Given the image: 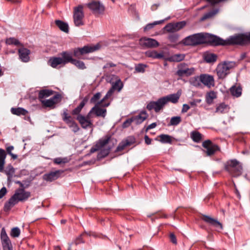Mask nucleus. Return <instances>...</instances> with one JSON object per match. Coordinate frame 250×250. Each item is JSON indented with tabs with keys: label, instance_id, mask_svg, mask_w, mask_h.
<instances>
[{
	"label": "nucleus",
	"instance_id": "nucleus-61",
	"mask_svg": "<svg viewBox=\"0 0 250 250\" xmlns=\"http://www.w3.org/2000/svg\"><path fill=\"white\" fill-rule=\"evenodd\" d=\"M7 193V189L5 187H3L0 190V199H1Z\"/></svg>",
	"mask_w": 250,
	"mask_h": 250
},
{
	"label": "nucleus",
	"instance_id": "nucleus-5",
	"mask_svg": "<svg viewBox=\"0 0 250 250\" xmlns=\"http://www.w3.org/2000/svg\"><path fill=\"white\" fill-rule=\"evenodd\" d=\"M235 66L233 62H224L219 63L216 69L217 76L219 79H224L229 73L230 69Z\"/></svg>",
	"mask_w": 250,
	"mask_h": 250
},
{
	"label": "nucleus",
	"instance_id": "nucleus-29",
	"mask_svg": "<svg viewBox=\"0 0 250 250\" xmlns=\"http://www.w3.org/2000/svg\"><path fill=\"white\" fill-rule=\"evenodd\" d=\"M68 110L64 109L62 114V119L66 124L68 126L72 124L75 121L73 118L68 113Z\"/></svg>",
	"mask_w": 250,
	"mask_h": 250
},
{
	"label": "nucleus",
	"instance_id": "nucleus-12",
	"mask_svg": "<svg viewBox=\"0 0 250 250\" xmlns=\"http://www.w3.org/2000/svg\"><path fill=\"white\" fill-rule=\"evenodd\" d=\"M113 76L116 78V81L114 83H112L111 88L107 91L103 98V100H105L109 98L113 94L114 91H121L124 86V84L120 79L115 75Z\"/></svg>",
	"mask_w": 250,
	"mask_h": 250
},
{
	"label": "nucleus",
	"instance_id": "nucleus-15",
	"mask_svg": "<svg viewBox=\"0 0 250 250\" xmlns=\"http://www.w3.org/2000/svg\"><path fill=\"white\" fill-rule=\"evenodd\" d=\"M186 25L185 21H181L176 23H169L165 26L167 32L173 33L179 31Z\"/></svg>",
	"mask_w": 250,
	"mask_h": 250
},
{
	"label": "nucleus",
	"instance_id": "nucleus-32",
	"mask_svg": "<svg viewBox=\"0 0 250 250\" xmlns=\"http://www.w3.org/2000/svg\"><path fill=\"white\" fill-rule=\"evenodd\" d=\"M88 101V98L87 97H85L82 100V101L80 103L79 105L76 107L74 109H73L72 111V114L73 115H81L80 113L81 112L82 109L84 107L86 103Z\"/></svg>",
	"mask_w": 250,
	"mask_h": 250
},
{
	"label": "nucleus",
	"instance_id": "nucleus-54",
	"mask_svg": "<svg viewBox=\"0 0 250 250\" xmlns=\"http://www.w3.org/2000/svg\"><path fill=\"white\" fill-rule=\"evenodd\" d=\"M53 162L56 164L60 165L62 164H65L67 163L68 160L66 158L58 157L55 158L53 160Z\"/></svg>",
	"mask_w": 250,
	"mask_h": 250
},
{
	"label": "nucleus",
	"instance_id": "nucleus-7",
	"mask_svg": "<svg viewBox=\"0 0 250 250\" xmlns=\"http://www.w3.org/2000/svg\"><path fill=\"white\" fill-rule=\"evenodd\" d=\"M100 47V44L97 43L94 46L86 45L82 48H76L73 50V55L76 58L81 59L82 55L98 50Z\"/></svg>",
	"mask_w": 250,
	"mask_h": 250
},
{
	"label": "nucleus",
	"instance_id": "nucleus-17",
	"mask_svg": "<svg viewBox=\"0 0 250 250\" xmlns=\"http://www.w3.org/2000/svg\"><path fill=\"white\" fill-rule=\"evenodd\" d=\"M110 139V137L109 136H106L104 138L100 139L95 145L91 148L90 152L92 153L100 150L108 143Z\"/></svg>",
	"mask_w": 250,
	"mask_h": 250
},
{
	"label": "nucleus",
	"instance_id": "nucleus-62",
	"mask_svg": "<svg viewBox=\"0 0 250 250\" xmlns=\"http://www.w3.org/2000/svg\"><path fill=\"white\" fill-rule=\"evenodd\" d=\"M82 234L80 235L79 236H78L75 241V244L76 245H78L81 243H83L84 242V241L83 240L82 238Z\"/></svg>",
	"mask_w": 250,
	"mask_h": 250
},
{
	"label": "nucleus",
	"instance_id": "nucleus-33",
	"mask_svg": "<svg viewBox=\"0 0 250 250\" xmlns=\"http://www.w3.org/2000/svg\"><path fill=\"white\" fill-rule=\"evenodd\" d=\"M48 63L53 68H57L59 65H63L62 60L61 57H52L50 58Z\"/></svg>",
	"mask_w": 250,
	"mask_h": 250
},
{
	"label": "nucleus",
	"instance_id": "nucleus-42",
	"mask_svg": "<svg viewBox=\"0 0 250 250\" xmlns=\"http://www.w3.org/2000/svg\"><path fill=\"white\" fill-rule=\"evenodd\" d=\"M5 43L7 45H14L17 46H22L20 42L15 38H9L6 39Z\"/></svg>",
	"mask_w": 250,
	"mask_h": 250
},
{
	"label": "nucleus",
	"instance_id": "nucleus-39",
	"mask_svg": "<svg viewBox=\"0 0 250 250\" xmlns=\"http://www.w3.org/2000/svg\"><path fill=\"white\" fill-rule=\"evenodd\" d=\"M217 56L213 53H206L204 55V59L207 62H213L216 61Z\"/></svg>",
	"mask_w": 250,
	"mask_h": 250
},
{
	"label": "nucleus",
	"instance_id": "nucleus-40",
	"mask_svg": "<svg viewBox=\"0 0 250 250\" xmlns=\"http://www.w3.org/2000/svg\"><path fill=\"white\" fill-rule=\"evenodd\" d=\"M217 98L216 92L213 91H211L208 92L206 96V100L207 104H211L213 100Z\"/></svg>",
	"mask_w": 250,
	"mask_h": 250
},
{
	"label": "nucleus",
	"instance_id": "nucleus-38",
	"mask_svg": "<svg viewBox=\"0 0 250 250\" xmlns=\"http://www.w3.org/2000/svg\"><path fill=\"white\" fill-rule=\"evenodd\" d=\"M200 75L195 76L190 79L189 83L191 85L195 87H200L201 86V81H200Z\"/></svg>",
	"mask_w": 250,
	"mask_h": 250
},
{
	"label": "nucleus",
	"instance_id": "nucleus-6",
	"mask_svg": "<svg viewBox=\"0 0 250 250\" xmlns=\"http://www.w3.org/2000/svg\"><path fill=\"white\" fill-rule=\"evenodd\" d=\"M104 100L103 99L100 102H98L93 107L89 112H88V116H92L94 114L97 117H102L103 118H105L106 114V109L101 108V106L107 107L109 105V104H103V103Z\"/></svg>",
	"mask_w": 250,
	"mask_h": 250
},
{
	"label": "nucleus",
	"instance_id": "nucleus-58",
	"mask_svg": "<svg viewBox=\"0 0 250 250\" xmlns=\"http://www.w3.org/2000/svg\"><path fill=\"white\" fill-rule=\"evenodd\" d=\"M179 36L177 34H171L168 37V39L170 42H175L178 40Z\"/></svg>",
	"mask_w": 250,
	"mask_h": 250
},
{
	"label": "nucleus",
	"instance_id": "nucleus-48",
	"mask_svg": "<svg viewBox=\"0 0 250 250\" xmlns=\"http://www.w3.org/2000/svg\"><path fill=\"white\" fill-rule=\"evenodd\" d=\"M228 105L225 104L224 103H221L219 105H218L215 110V112L223 113L225 112V110L227 109Z\"/></svg>",
	"mask_w": 250,
	"mask_h": 250
},
{
	"label": "nucleus",
	"instance_id": "nucleus-36",
	"mask_svg": "<svg viewBox=\"0 0 250 250\" xmlns=\"http://www.w3.org/2000/svg\"><path fill=\"white\" fill-rule=\"evenodd\" d=\"M53 94V91L49 89H43L42 90L39 92V99L41 100H43L44 98H47Z\"/></svg>",
	"mask_w": 250,
	"mask_h": 250
},
{
	"label": "nucleus",
	"instance_id": "nucleus-50",
	"mask_svg": "<svg viewBox=\"0 0 250 250\" xmlns=\"http://www.w3.org/2000/svg\"><path fill=\"white\" fill-rule=\"evenodd\" d=\"M218 11V9H216L212 11L209 12L205 14L201 18V21H204L207 19L210 18L214 16Z\"/></svg>",
	"mask_w": 250,
	"mask_h": 250
},
{
	"label": "nucleus",
	"instance_id": "nucleus-43",
	"mask_svg": "<svg viewBox=\"0 0 250 250\" xmlns=\"http://www.w3.org/2000/svg\"><path fill=\"white\" fill-rule=\"evenodd\" d=\"M191 138L194 142L198 143L202 139V135L199 132L193 131L191 133Z\"/></svg>",
	"mask_w": 250,
	"mask_h": 250
},
{
	"label": "nucleus",
	"instance_id": "nucleus-49",
	"mask_svg": "<svg viewBox=\"0 0 250 250\" xmlns=\"http://www.w3.org/2000/svg\"><path fill=\"white\" fill-rule=\"evenodd\" d=\"M0 238L1 240V243L2 242H6L10 241L4 228H2L1 229Z\"/></svg>",
	"mask_w": 250,
	"mask_h": 250
},
{
	"label": "nucleus",
	"instance_id": "nucleus-3",
	"mask_svg": "<svg viewBox=\"0 0 250 250\" xmlns=\"http://www.w3.org/2000/svg\"><path fill=\"white\" fill-rule=\"evenodd\" d=\"M219 39L220 41L216 43V46L230 44L243 45L250 43V32L248 34H241L231 36L227 40H224L220 38Z\"/></svg>",
	"mask_w": 250,
	"mask_h": 250
},
{
	"label": "nucleus",
	"instance_id": "nucleus-63",
	"mask_svg": "<svg viewBox=\"0 0 250 250\" xmlns=\"http://www.w3.org/2000/svg\"><path fill=\"white\" fill-rule=\"evenodd\" d=\"M190 108V106L187 104H184L183 105V107L182 109V112L185 113L187 112Z\"/></svg>",
	"mask_w": 250,
	"mask_h": 250
},
{
	"label": "nucleus",
	"instance_id": "nucleus-31",
	"mask_svg": "<svg viewBox=\"0 0 250 250\" xmlns=\"http://www.w3.org/2000/svg\"><path fill=\"white\" fill-rule=\"evenodd\" d=\"M242 87L239 85H233L229 89V91L231 95L236 98L241 96L242 95Z\"/></svg>",
	"mask_w": 250,
	"mask_h": 250
},
{
	"label": "nucleus",
	"instance_id": "nucleus-51",
	"mask_svg": "<svg viewBox=\"0 0 250 250\" xmlns=\"http://www.w3.org/2000/svg\"><path fill=\"white\" fill-rule=\"evenodd\" d=\"M164 20L155 21L152 23L147 24L144 28V30H148L154 27L156 25L161 24L164 22Z\"/></svg>",
	"mask_w": 250,
	"mask_h": 250
},
{
	"label": "nucleus",
	"instance_id": "nucleus-53",
	"mask_svg": "<svg viewBox=\"0 0 250 250\" xmlns=\"http://www.w3.org/2000/svg\"><path fill=\"white\" fill-rule=\"evenodd\" d=\"M20 229L18 227H15L11 229L10 235L13 237H18L20 235Z\"/></svg>",
	"mask_w": 250,
	"mask_h": 250
},
{
	"label": "nucleus",
	"instance_id": "nucleus-8",
	"mask_svg": "<svg viewBox=\"0 0 250 250\" xmlns=\"http://www.w3.org/2000/svg\"><path fill=\"white\" fill-rule=\"evenodd\" d=\"M100 47V44L97 43L94 46L86 45L82 48H76L73 50V55L76 58L81 59L82 55L98 50Z\"/></svg>",
	"mask_w": 250,
	"mask_h": 250
},
{
	"label": "nucleus",
	"instance_id": "nucleus-26",
	"mask_svg": "<svg viewBox=\"0 0 250 250\" xmlns=\"http://www.w3.org/2000/svg\"><path fill=\"white\" fill-rule=\"evenodd\" d=\"M180 95L178 93L169 94L165 97H163L164 100L165 101L166 104L169 102L173 104H176L178 102L180 98Z\"/></svg>",
	"mask_w": 250,
	"mask_h": 250
},
{
	"label": "nucleus",
	"instance_id": "nucleus-13",
	"mask_svg": "<svg viewBox=\"0 0 250 250\" xmlns=\"http://www.w3.org/2000/svg\"><path fill=\"white\" fill-rule=\"evenodd\" d=\"M86 6L94 14H102L105 10L104 5L98 1L93 0L87 3Z\"/></svg>",
	"mask_w": 250,
	"mask_h": 250
},
{
	"label": "nucleus",
	"instance_id": "nucleus-41",
	"mask_svg": "<svg viewBox=\"0 0 250 250\" xmlns=\"http://www.w3.org/2000/svg\"><path fill=\"white\" fill-rule=\"evenodd\" d=\"M159 141L163 144H171L172 137L167 134H161L159 136Z\"/></svg>",
	"mask_w": 250,
	"mask_h": 250
},
{
	"label": "nucleus",
	"instance_id": "nucleus-57",
	"mask_svg": "<svg viewBox=\"0 0 250 250\" xmlns=\"http://www.w3.org/2000/svg\"><path fill=\"white\" fill-rule=\"evenodd\" d=\"M69 127L70 128H71L72 131L75 133L78 132L80 129V128H79L78 125L75 121L72 124H71L69 126Z\"/></svg>",
	"mask_w": 250,
	"mask_h": 250
},
{
	"label": "nucleus",
	"instance_id": "nucleus-45",
	"mask_svg": "<svg viewBox=\"0 0 250 250\" xmlns=\"http://www.w3.org/2000/svg\"><path fill=\"white\" fill-rule=\"evenodd\" d=\"M185 56L184 54H175L170 58V60L173 62H178L183 60L185 59Z\"/></svg>",
	"mask_w": 250,
	"mask_h": 250
},
{
	"label": "nucleus",
	"instance_id": "nucleus-35",
	"mask_svg": "<svg viewBox=\"0 0 250 250\" xmlns=\"http://www.w3.org/2000/svg\"><path fill=\"white\" fill-rule=\"evenodd\" d=\"M11 113L17 116L25 115L28 113V111L22 107L14 108L11 109Z\"/></svg>",
	"mask_w": 250,
	"mask_h": 250
},
{
	"label": "nucleus",
	"instance_id": "nucleus-47",
	"mask_svg": "<svg viewBox=\"0 0 250 250\" xmlns=\"http://www.w3.org/2000/svg\"><path fill=\"white\" fill-rule=\"evenodd\" d=\"M181 122V118L180 116H174L171 118L169 125H177Z\"/></svg>",
	"mask_w": 250,
	"mask_h": 250
},
{
	"label": "nucleus",
	"instance_id": "nucleus-34",
	"mask_svg": "<svg viewBox=\"0 0 250 250\" xmlns=\"http://www.w3.org/2000/svg\"><path fill=\"white\" fill-rule=\"evenodd\" d=\"M6 157V153L5 151L0 148V172H2L3 171V168L5 163V159Z\"/></svg>",
	"mask_w": 250,
	"mask_h": 250
},
{
	"label": "nucleus",
	"instance_id": "nucleus-11",
	"mask_svg": "<svg viewBox=\"0 0 250 250\" xmlns=\"http://www.w3.org/2000/svg\"><path fill=\"white\" fill-rule=\"evenodd\" d=\"M166 105L165 101L163 97L159 98L157 101H151L146 105V109L151 111L154 110L155 112H159L162 110Z\"/></svg>",
	"mask_w": 250,
	"mask_h": 250
},
{
	"label": "nucleus",
	"instance_id": "nucleus-55",
	"mask_svg": "<svg viewBox=\"0 0 250 250\" xmlns=\"http://www.w3.org/2000/svg\"><path fill=\"white\" fill-rule=\"evenodd\" d=\"M1 244L2 245L3 250H12V247L11 241L6 242H2Z\"/></svg>",
	"mask_w": 250,
	"mask_h": 250
},
{
	"label": "nucleus",
	"instance_id": "nucleus-46",
	"mask_svg": "<svg viewBox=\"0 0 250 250\" xmlns=\"http://www.w3.org/2000/svg\"><path fill=\"white\" fill-rule=\"evenodd\" d=\"M72 63L75 65L78 68L80 69L83 70L86 68L84 63L81 61L74 59Z\"/></svg>",
	"mask_w": 250,
	"mask_h": 250
},
{
	"label": "nucleus",
	"instance_id": "nucleus-56",
	"mask_svg": "<svg viewBox=\"0 0 250 250\" xmlns=\"http://www.w3.org/2000/svg\"><path fill=\"white\" fill-rule=\"evenodd\" d=\"M101 94L100 92H97L90 99V103H96L101 98Z\"/></svg>",
	"mask_w": 250,
	"mask_h": 250
},
{
	"label": "nucleus",
	"instance_id": "nucleus-16",
	"mask_svg": "<svg viewBox=\"0 0 250 250\" xmlns=\"http://www.w3.org/2000/svg\"><path fill=\"white\" fill-rule=\"evenodd\" d=\"M92 118V116H88V113L86 116L82 115H79L77 117V120L79 121L81 125V126L84 129L88 127H92L93 123L90 119Z\"/></svg>",
	"mask_w": 250,
	"mask_h": 250
},
{
	"label": "nucleus",
	"instance_id": "nucleus-9",
	"mask_svg": "<svg viewBox=\"0 0 250 250\" xmlns=\"http://www.w3.org/2000/svg\"><path fill=\"white\" fill-rule=\"evenodd\" d=\"M83 7L82 5L75 7L73 10V21L75 26H80L84 25Z\"/></svg>",
	"mask_w": 250,
	"mask_h": 250
},
{
	"label": "nucleus",
	"instance_id": "nucleus-28",
	"mask_svg": "<svg viewBox=\"0 0 250 250\" xmlns=\"http://www.w3.org/2000/svg\"><path fill=\"white\" fill-rule=\"evenodd\" d=\"M145 55L146 57L152 58V59H160L164 58V54L163 52L158 53L155 50L146 51Z\"/></svg>",
	"mask_w": 250,
	"mask_h": 250
},
{
	"label": "nucleus",
	"instance_id": "nucleus-10",
	"mask_svg": "<svg viewBox=\"0 0 250 250\" xmlns=\"http://www.w3.org/2000/svg\"><path fill=\"white\" fill-rule=\"evenodd\" d=\"M178 70L176 74L179 77L189 76L193 75L195 72V68L191 67L185 63H181L178 65Z\"/></svg>",
	"mask_w": 250,
	"mask_h": 250
},
{
	"label": "nucleus",
	"instance_id": "nucleus-21",
	"mask_svg": "<svg viewBox=\"0 0 250 250\" xmlns=\"http://www.w3.org/2000/svg\"><path fill=\"white\" fill-rule=\"evenodd\" d=\"M62 172V171L59 170L55 171H51L48 173L45 174L43 176V178L46 181L52 182L57 179Z\"/></svg>",
	"mask_w": 250,
	"mask_h": 250
},
{
	"label": "nucleus",
	"instance_id": "nucleus-44",
	"mask_svg": "<svg viewBox=\"0 0 250 250\" xmlns=\"http://www.w3.org/2000/svg\"><path fill=\"white\" fill-rule=\"evenodd\" d=\"M147 65L143 63H139L136 64L135 67V71L137 73H144L145 69L147 67Z\"/></svg>",
	"mask_w": 250,
	"mask_h": 250
},
{
	"label": "nucleus",
	"instance_id": "nucleus-60",
	"mask_svg": "<svg viewBox=\"0 0 250 250\" xmlns=\"http://www.w3.org/2000/svg\"><path fill=\"white\" fill-rule=\"evenodd\" d=\"M110 152V149H104L101 151L100 153V155H101L102 157H104L106 156Z\"/></svg>",
	"mask_w": 250,
	"mask_h": 250
},
{
	"label": "nucleus",
	"instance_id": "nucleus-14",
	"mask_svg": "<svg viewBox=\"0 0 250 250\" xmlns=\"http://www.w3.org/2000/svg\"><path fill=\"white\" fill-rule=\"evenodd\" d=\"M202 146L207 149L206 153L208 156L212 155L215 152L220 150L219 146L213 144L209 140L204 141L202 143Z\"/></svg>",
	"mask_w": 250,
	"mask_h": 250
},
{
	"label": "nucleus",
	"instance_id": "nucleus-59",
	"mask_svg": "<svg viewBox=\"0 0 250 250\" xmlns=\"http://www.w3.org/2000/svg\"><path fill=\"white\" fill-rule=\"evenodd\" d=\"M133 122L132 118L126 120L123 124V127L126 128L128 127Z\"/></svg>",
	"mask_w": 250,
	"mask_h": 250
},
{
	"label": "nucleus",
	"instance_id": "nucleus-64",
	"mask_svg": "<svg viewBox=\"0 0 250 250\" xmlns=\"http://www.w3.org/2000/svg\"><path fill=\"white\" fill-rule=\"evenodd\" d=\"M170 239L171 242H172L174 244H177V239L175 235L173 233H171L170 234Z\"/></svg>",
	"mask_w": 250,
	"mask_h": 250
},
{
	"label": "nucleus",
	"instance_id": "nucleus-52",
	"mask_svg": "<svg viewBox=\"0 0 250 250\" xmlns=\"http://www.w3.org/2000/svg\"><path fill=\"white\" fill-rule=\"evenodd\" d=\"M116 64L112 62H107L104 66L103 69L105 72H111L110 68L112 67H116Z\"/></svg>",
	"mask_w": 250,
	"mask_h": 250
},
{
	"label": "nucleus",
	"instance_id": "nucleus-37",
	"mask_svg": "<svg viewBox=\"0 0 250 250\" xmlns=\"http://www.w3.org/2000/svg\"><path fill=\"white\" fill-rule=\"evenodd\" d=\"M8 176V180H10L15 174V170L13 167L9 164L5 168V169H3V171Z\"/></svg>",
	"mask_w": 250,
	"mask_h": 250
},
{
	"label": "nucleus",
	"instance_id": "nucleus-24",
	"mask_svg": "<svg viewBox=\"0 0 250 250\" xmlns=\"http://www.w3.org/2000/svg\"><path fill=\"white\" fill-rule=\"evenodd\" d=\"M202 219L206 223L215 227L216 228H219L220 229H222V225L221 223L218 221L217 220L211 218L209 216L204 215L203 216Z\"/></svg>",
	"mask_w": 250,
	"mask_h": 250
},
{
	"label": "nucleus",
	"instance_id": "nucleus-20",
	"mask_svg": "<svg viewBox=\"0 0 250 250\" xmlns=\"http://www.w3.org/2000/svg\"><path fill=\"white\" fill-rule=\"evenodd\" d=\"M135 142L133 137H128L126 139L122 141L117 146L116 151L119 152L123 150L125 148L133 145Z\"/></svg>",
	"mask_w": 250,
	"mask_h": 250
},
{
	"label": "nucleus",
	"instance_id": "nucleus-27",
	"mask_svg": "<svg viewBox=\"0 0 250 250\" xmlns=\"http://www.w3.org/2000/svg\"><path fill=\"white\" fill-rule=\"evenodd\" d=\"M61 58L62 60L63 65L71 62L72 63L74 59L72 58V54L70 52L63 51L61 54Z\"/></svg>",
	"mask_w": 250,
	"mask_h": 250
},
{
	"label": "nucleus",
	"instance_id": "nucleus-2",
	"mask_svg": "<svg viewBox=\"0 0 250 250\" xmlns=\"http://www.w3.org/2000/svg\"><path fill=\"white\" fill-rule=\"evenodd\" d=\"M31 193L25 191L23 188H18L11 197L6 202L4 206V210L9 211L14 206L19 202H23L28 199Z\"/></svg>",
	"mask_w": 250,
	"mask_h": 250
},
{
	"label": "nucleus",
	"instance_id": "nucleus-4",
	"mask_svg": "<svg viewBox=\"0 0 250 250\" xmlns=\"http://www.w3.org/2000/svg\"><path fill=\"white\" fill-rule=\"evenodd\" d=\"M225 169L231 176L238 177L241 175L243 167L241 164L236 159L229 160L225 164Z\"/></svg>",
	"mask_w": 250,
	"mask_h": 250
},
{
	"label": "nucleus",
	"instance_id": "nucleus-30",
	"mask_svg": "<svg viewBox=\"0 0 250 250\" xmlns=\"http://www.w3.org/2000/svg\"><path fill=\"white\" fill-rule=\"evenodd\" d=\"M56 25L58 28L64 33H68L69 32L68 24L61 20H57L55 21Z\"/></svg>",
	"mask_w": 250,
	"mask_h": 250
},
{
	"label": "nucleus",
	"instance_id": "nucleus-23",
	"mask_svg": "<svg viewBox=\"0 0 250 250\" xmlns=\"http://www.w3.org/2000/svg\"><path fill=\"white\" fill-rule=\"evenodd\" d=\"M148 116L146 111H142L139 115L132 117L133 122L136 125H139L146 120Z\"/></svg>",
	"mask_w": 250,
	"mask_h": 250
},
{
	"label": "nucleus",
	"instance_id": "nucleus-18",
	"mask_svg": "<svg viewBox=\"0 0 250 250\" xmlns=\"http://www.w3.org/2000/svg\"><path fill=\"white\" fill-rule=\"evenodd\" d=\"M201 83L208 88L213 87L215 85V81L213 76L207 74H202L200 75Z\"/></svg>",
	"mask_w": 250,
	"mask_h": 250
},
{
	"label": "nucleus",
	"instance_id": "nucleus-25",
	"mask_svg": "<svg viewBox=\"0 0 250 250\" xmlns=\"http://www.w3.org/2000/svg\"><path fill=\"white\" fill-rule=\"evenodd\" d=\"M141 41L144 45L149 48H155L159 45V43L153 39L144 38Z\"/></svg>",
	"mask_w": 250,
	"mask_h": 250
},
{
	"label": "nucleus",
	"instance_id": "nucleus-19",
	"mask_svg": "<svg viewBox=\"0 0 250 250\" xmlns=\"http://www.w3.org/2000/svg\"><path fill=\"white\" fill-rule=\"evenodd\" d=\"M61 98V96L59 94H56L53 97H51L48 100H41L42 104L45 107H53L54 104L58 103L59 101V99Z\"/></svg>",
	"mask_w": 250,
	"mask_h": 250
},
{
	"label": "nucleus",
	"instance_id": "nucleus-22",
	"mask_svg": "<svg viewBox=\"0 0 250 250\" xmlns=\"http://www.w3.org/2000/svg\"><path fill=\"white\" fill-rule=\"evenodd\" d=\"M18 53L20 59L23 62H28L29 61V54L30 51L24 47L21 48L18 50Z\"/></svg>",
	"mask_w": 250,
	"mask_h": 250
},
{
	"label": "nucleus",
	"instance_id": "nucleus-1",
	"mask_svg": "<svg viewBox=\"0 0 250 250\" xmlns=\"http://www.w3.org/2000/svg\"><path fill=\"white\" fill-rule=\"evenodd\" d=\"M220 41L219 37L208 33H200L194 34L184 38L182 43L185 45L196 46L206 43H209L216 46V43Z\"/></svg>",
	"mask_w": 250,
	"mask_h": 250
}]
</instances>
